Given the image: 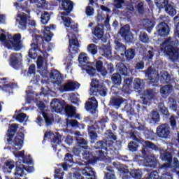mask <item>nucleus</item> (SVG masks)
Here are the masks:
<instances>
[{
	"mask_svg": "<svg viewBox=\"0 0 179 179\" xmlns=\"http://www.w3.org/2000/svg\"><path fill=\"white\" fill-rule=\"evenodd\" d=\"M173 92V85H166L161 87L160 89V93L164 99L170 94Z\"/></svg>",
	"mask_w": 179,
	"mask_h": 179,
	"instance_id": "obj_32",
	"label": "nucleus"
},
{
	"mask_svg": "<svg viewBox=\"0 0 179 179\" xmlns=\"http://www.w3.org/2000/svg\"><path fill=\"white\" fill-rule=\"evenodd\" d=\"M14 176H19L20 177L24 176V165L22 164V162H17Z\"/></svg>",
	"mask_w": 179,
	"mask_h": 179,
	"instance_id": "obj_33",
	"label": "nucleus"
},
{
	"mask_svg": "<svg viewBox=\"0 0 179 179\" xmlns=\"http://www.w3.org/2000/svg\"><path fill=\"white\" fill-rule=\"evenodd\" d=\"M169 1L170 0H154V2L158 9H164V8L169 5Z\"/></svg>",
	"mask_w": 179,
	"mask_h": 179,
	"instance_id": "obj_48",
	"label": "nucleus"
},
{
	"mask_svg": "<svg viewBox=\"0 0 179 179\" xmlns=\"http://www.w3.org/2000/svg\"><path fill=\"white\" fill-rule=\"evenodd\" d=\"M62 9H71V11L73 10V2L71 0H62Z\"/></svg>",
	"mask_w": 179,
	"mask_h": 179,
	"instance_id": "obj_47",
	"label": "nucleus"
},
{
	"mask_svg": "<svg viewBox=\"0 0 179 179\" xmlns=\"http://www.w3.org/2000/svg\"><path fill=\"white\" fill-rule=\"evenodd\" d=\"M94 162H104L107 159V153L103 150H93Z\"/></svg>",
	"mask_w": 179,
	"mask_h": 179,
	"instance_id": "obj_23",
	"label": "nucleus"
},
{
	"mask_svg": "<svg viewBox=\"0 0 179 179\" xmlns=\"http://www.w3.org/2000/svg\"><path fill=\"white\" fill-rule=\"evenodd\" d=\"M143 26L146 30H152L155 27V22L150 19H144L143 20Z\"/></svg>",
	"mask_w": 179,
	"mask_h": 179,
	"instance_id": "obj_45",
	"label": "nucleus"
},
{
	"mask_svg": "<svg viewBox=\"0 0 179 179\" xmlns=\"http://www.w3.org/2000/svg\"><path fill=\"white\" fill-rule=\"evenodd\" d=\"M66 106L65 101L59 100L57 98L53 99L50 102V107L55 113H62L64 111Z\"/></svg>",
	"mask_w": 179,
	"mask_h": 179,
	"instance_id": "obj_17",
	"label": "nucleus"
},
{
	"mask_svg": "<svg viewBox=\"0 0 179 179\" xmlns=\"http://www.w3.org/2000/svg\"><path fill=\"white\" fill-rule=\"evenodd\" d=\"M113 166L117 169V170L120 172L121 174H123L122 176L123 179H130L131 176H129L128 174L131 171H129V169H128V166L124 164H120L115 162H113Z\"/></svg>",
	"mask_w": 179,
	"mask_h": 179,
	"instance_id": "obj_20",
	"label": "nucleus"
},
{
	"mask_svg": "<svg viewBox=\"0 0 179 179\" xmlns=\"http://www.w3.org/2000/svg\"><path fill=\"white\" fill-rule=\"evenodd\" d=\"M159 80L161 83H163V84L170 83V82H171V76L167 71L161 72Z\"/></svg>",
	"mask_w": 179,
	"mask_h": 179,
	"instance_id": "obj_41",
	"label": "nucleus"
},
{
	"mask_svg": "<svg viewBox=\"0 0 179 179\" xmlns=\"http://www.w3.org/2000/svg\"><path fill=\"white\" fill-rule=\"evenodd\" d=\"M119 34L121 37L123 38V40L126 43H132L134 41V34L131 32V27L129 24L124 25L119 31Z\"/></svg>",
	"mask_w": 179,
	"mask_h": 179,
	"instance_id": "obj_11",
	"label": "nucleus"
},
{
	"mask_svg": "<svg viewBox=\"0 0 179 179\" xmlns=\"http://www.w3.org/2000/svg\"><path fill=\"white\" fill-rule=\"evenodd\" d=\"M49 76L50 79H53L54 84L59 86V90L61 92H75V90H78L79 87H80V84L78 82H73L72 80H69L67 83L64 85H62V83L64 82V76L62 74L57 70L52 69L49 73Z\"/></svg>",
	"mask_w": 179,
	"mask_h": 179,
	"instance_id": "obj_3",
	"label": "nucleus"
},
{
	"mask_svg": "<svg viewBox=\"0 0 179 179\" xmlns=\"http://www.w3.org/2000/svg\"><path fill=\"white\" fill-rule=\"evenodd\" d=\"M141 145L142 146V142H138V141H130L128 143V149L129 152H138V150L141 147Z\"/></svg>",
	"mask_w": 179,
	"mask_h": 179,
	"instance_id": "obj_35",
	"label": "nucleus"
},
{
	"mask_svg": "<svg viewBox=\"0 0 179 179\" xmlns=\"http://www.w3.org/2000/svg\"><path fill=\"white\" fill-rule=\"evenodd\" d=\"M124 57H126V61L129 62L132 61L134 58H135V49L134 48H129L126 49L125 51L123 52Z\"/></svg>",
	"mask_w": 179,
	"mask_h": 179,
	"instance_id": "obj_36",
	"label": "nucleus"
},
{
	"mask_svg": "<svg viewBox=\"0 0 179 179\" xmlns=\"http://www.w3.org/2000/svg\"><path fill=\"white\" fill-rule=\"evenodd\" d=\"M13 169H15V161H12L10 159L6 160L3 167V171L10 174Z\"/></svg>",
	"mask_w": 179,
	"mask_h": 179,
	"instance_id": "obj_30",
	"label": "nucleus"
},
{
	"mask_svg": "<svg viewBox=\"0 0 179 179\" xmlns=\"http://www.w3.org/2000/svg\"><path fill=\"white\" fill-rule=\"evenodd\" d=\"M15 86H16V84L13 83H9L8 84H3L2 85V90H4V92H10V90H13V89H15Z\"/></svg>",
	"mask_w": 179,
	"mask_h": 179,
	"instance_id": "obj_62",
	"label": "nucleus"
},
{
	"mask_svg": "<svg viewBox=\"0 0 179 179\" xmlns=\"http://www.w3.org/2000/svg\"><path fill=\"white\" fill-rule=\"evenodd\" d=\"M18 128V124H12L8 127L6 135L8 145H12V143H13L14 146H15V150H20L22 148H23V144L24 143V133L17 132Z\"/></svg>",
	"mask_w": 179,
	"mask_h": 179,
	"instance_id": "obj_2",
	"label": "nucleus"
},
{
	"mask_svg": "<svg viewBox=\"0 0 179 179\" xmlns=\"http://www.w3.org/2000/svg\"><path fill=\"white\" fill-rule=\"evenodd\" d=\"M164 8L168 15H169L170 16H176L177 13V10H176V8H174V7L171 6V4H169L168 3V5L165 6Z\"/></svg>",
	"mask_w": 179,
	"mask_h": 179,
	"instance_id": "obj_54",
	"label": "nucleus"
},
{
	"mask_svg": "<svg viewBox=\"0 0 179 179\" xmlns=\"http://www.w3.org/2000/svg\"><path fill=\"white\" fill-rule=\"evenodd\" d=\"M87 131L91 143H94L96 141H97L98 138L97 133H96V130L94 129V127H93V125L87 126Z\"/></svg>",
	"mask_w": 179,
	"mask_h": 179,
	"instance_id": "obj_29",
	"label": "nucleus"
},
{
	"mask_svg": "<svg viewBox=\"0 0 179 179\" xmlns=\"http://www.w3.org/2000/svg\"><path fill=\"white\" fill-rule=\"evenodd\" d=\"M83 176H85L87 179H97V176H96V172L93 170V168L86 166L84 172H83Z\"/></svg>",
	"mask_w": 179,
	"mask_h": 179,
	"instance_id": "obj_31",
	"label": "nucleus"
},
{
	"mask_svg": "<svg viewBox=\"0 0 179 179\" xmlns=\"http://www.w3.org/2000/svg\"><path fill=\"white\" fill-rule=\"evenodd\" d=\"M133 83H134V78L128 77L124 78L123 87H122V92L125 94L129 93V90L132 89Z\"/></svg>",
	"mask_w": 179,
	"mask_h": 179,
	"instance_id": "obj_25",
	"label": "nucleus"
},
{
	"mask_svg": "<svg viewBox=\"0 0 179 179\" xmlns=\"http://www.w3.org/2000/svg\"><path fill=\"white\" fill-rule=\"evenodd\" d=\"M50 19H51V15L47 11H45L41 17V22L43 24H47L48 22H50Z\"/></svg>",
	"mask_w": 179,
	"mask_h": 179,
	"instance_id": "obj_57",
	"label": "nucleus"
},
{
	"mask_svg": "<svg viewBox=\"0 0 179 179\" xmlns=\"http://www.w3.org/2000/svg\"><path fill=\"white\" fill-rule=\"evenodd\" d=\"M157 135L162 139H167L170 136V126L165 123L157 127Z\"/></svg>",
	"mask_w": 179,
	"mask_h": 179,
	"instance_id": "obj_15",
	"label": "nucleus"
},
{
	"mask_svg": "<svg viewBox=\"0 0 179 179\" xmlns=\"http://www.w3.org/2000/svg\"><path fill=\"white\" fill-rule=\"evenodd\" d=\"M177 153V149L174 148H170L163 152L160 153L159 159L162 162H166L167 163H173V155Z\"/></svg>",
	"mask_w": 179,
	"mask_h": 179,
	"instance_id": "obj_13",
	"label": "nucleus"
},
{
	"mask_svg": "<svg viewBox=\"0 0 179 179\" xmlns=\"http://www.w3.org/2000/svg\"><path fill=\"white\" fill-rule=\"evenodd\" d=\"M168 104L169 106V108H171L173 111H177V108H178V106L177 105V101H176V99L170 96L168 99Z\"/></svg>",
	"mask_w": 179,
	"mask_h": 179,
	"instance_id": "obj_52",
	"label": "nucleus"
},
{
	"mask_svg": "<svg viewBox=\"0 0 179 179\" xmlns=\"http://www.w3.org/2000/svg\"><path fill=\"white\" fill-rule=\"evenodd\" d=\"M135 9L138 15H145V1L138 0V2L135 5Z\"/></svg>",
	"mask_w": 179,
	"mask_h": 179,
	"instance_id": "obj_38",
	"label": "nucleus"
},
{
	"mask_svg": "<svg viewBox=\"0 0 179 179\" xmlns=\"http://www.w3.org/2000/svg\"><path fill=\"white\" fill-rule=\"evenodd\" d=\"M117 69L122 76H128V68L125 64L120 63L117 64Z\"/></svg>",
	"mask_w": 179,
	"mask_h": 179,
	"instance_id": "obj_49",
	"label": "nucleus"
},
{
	"mask_svg": "<svg viewBox=\"0 0 179 179\" xmlns=\"http://www.w3.org/2000/svg\"><path fill=\"white\" fill-rule=\"evenodd\" d=\"M158 108L161 114H163L164 117H170V112H169V108L166 107L164 103L160 102L158 104Z\"/></svg>",
	"mask_w": 179,
	"mask_h": 179,
	"instance_id": "obj_42",
	"label": "nucleus"
},
{
	"mask_svg": "<svg viewBox=\"0 0 179 179\" xmlns=\"http://www.w3.org/2000/svg\"><path fill=\"white\" fill-rule=\"evenodd\" d=\"M79 47H80V45L69 48V54L67 56L68 59H73V58H75L76 54L79 53Z\"/></svg>",
	"mask_w": 179,
	"mask_h": 179,
	"instance_id": "obj_39",
	"label": "nucleus"
},
{
	"mask_svg": "<svg viewBox=\"0 0 179 179\" xmlns=\"http://www.w3.org/2000/svg\"><path fill=\"white\" fill-rule=\"evenodd\" d=\"M171 167V164L166 162L158 167V171L161 175L163 174V173H169V170H170Z\"/></svg>",
	"mask_w": 179,
	"mask_h": 179,
	"instance_id": "obj_46",
	"label": "nucleus"
},
{
	"mask_svg": "<svg viewBox=\"0 0 179 179\" xmlns=\"http://www.w3.org/2000/svg\"><path fill=\"white\" fill-rule=\"evenodd\" d=\"M77 143L79 145V146H80L82 149L86 150L89 148V145H87V141L83 138L77 139Z\"/></svg>",
	"mask_w": 179,
	"mask_h": 179,
	"instance_id": "obj_61",
	"label": "nucleus"
},
{
	"mask_svg": "<svg viewBox=\"0 0 179 179\" xmlns=\"http://www.w3.org/2000/svg\"><path fill=\"white\" fill-rule=\"evenodd\" d=\"M155 49L152 48L150 50H148L145 56H144V59H147V61H152V59H153V57H155Z\"/></svg>",
	"mask_w": 179,
	"mask_h": 179,
	"instance_id": "obj_63",
	"label": "nucleus"
},
{
	"mask_svg": "<svg viewBox=\"0 0 179 179\" xmlns=\"http://www.w3.org/2000/svg\"><path fill=\"white\" fill-rule=\"evenodd\" d=\"M144 135L147 139H153L155 138V131L152 129L147 127L144 131Z\"/></svg>",
	"mask_w": 179,
	"mask_h": 179,
	"instance_id": "obj_59",
	"label": "nucleus"
},
{
	"mask_svg": "<svg viewBox=\"0 0 179 179\" xmlns=\"http://www.w3.org/2000/svg\"><path fill=\"white\" fill-rule=\"evenodd\" d=\"M171 38L168 39L167 43H164L162 44V48H161L162 51H163L164 54L168 57L171 61H178L179 59V48L177 47H174L171 45Z\"/></svg>",
	"mask_w": 179,
	"mask_h": 179,
	"instance_id": "obj_5",
	"label": "nucleus"
},
{
	"mask_svg": "<svg viewBox=\"0 0 179 179\" xmlns=\"http://www.w3.org/2000/svg\"><path fill=\"white\" fill-rule=\"evenodd\" d=\"M150 121L154 124H157V122H159V121H160V114L157 110L152 111Z\"/></svg>",
	"mask_w": 179,
	"mask_h": 179,
	"instance_id": "obj_50",
	"label": "nucleus"
},
{
	"mask_svg": "<svg viewBox=\"0 0 179 179\" xmlns=\"http://www.w3.org/2000/svg\"><path fill=\"white\" fill-rule=\"evenodd\" d=\"M79 124V122L76 120H69L66 119V127L67 128H69L71 127V128H73V129H78V126Z\"/></svg>",
	"mask_w": 179,
	"mask_h": 179,
	"instance_id": "obj_53",
	"label": "nucleus"
},
{
	"mask_svg": "<svg viewBox=\"0 0 179 179\" xmlns=\"http://www.w3.org/2000/svg\"><path fill=\"white\" fill-rule=\"evenodd\" d=\"M138 40L140 43H143V44H149L150 42V38H149V35L145 31H141L138 35Z\"/></svg>",
	"mask_w": 179,
	"mask_h": 179,
	"instance_id": "obj_40",
	"label": "nucleus"
},
{
	"mask_svg": "<svg viewBox=\"0 0 179 179\" xmlns=\"http://www.w3.org/2000/svg\"><path fill=\"white\" fill-rule=\"evenodd\" d=\"M169 122L172 129H177V120H176V116L174 115L170 117Z\"/></svg>",
	"mask_w": 179,
	"mask_h": 179,
	"instance_id": "obj_64",
	"label": "nucleus"
},
{
	"mask_svg": "<svg viewBox=\"0 0 179 179\" xmlns=\"http://www.w3.org/2000/svg\"><path fill=\"white\" fill-rule=\"evenodd\" d=\"M99 52L101 57L110 58L112 54L111 47L103 45L99 48Z\"/></svg>",
	"mask_w": 179,
	"mask_h": 179,
	"instance_id": "obj_27",
	"label": "nucleus"
},
{
	"mask_svg": "<svg viewBox=\"0 0 179 179\" xmlns=\"http://www.w3.org/2000/svg\"><path fill=\"white\" fill-rule=\"evenodd\" d=\"M96 76H97V72L101 73L102 76H107V69L103 66V62L101 60H97L95 63Z\"/></svg>",
	"mask_w": 179,
	"mask_h": 179,
	"instance_id": "obj_26",
	"label": "nucleus"
},
{
	"mask_svg": "<svg viewBox=\"0 0 179 179\" xmlns=\"http://www.w3.org/2000/svg\"><path fill=\"white\" fill-rule=\"evenodd\" d=\"M53 36L54 34L49 29H45L43 36L37 34H34L32 36V42L30 45L31 48L28 52V57L31 59H36L38 55L37 51L43 54V50H41L43 43H44V41H45L46 43H50L52 39Z\"/></svg>",
	"mask_w": 179,
	"mask_h": 179,
	"instance_id": "obj_1",
	"label": "nucleus"
},
{
	"mask_svg": "<svg viewBox=\"0 0 179 179\" xmlns=\"http://www.w3.org/2000/svg\"><path fill=\"white\" fill-rule=\"evenodd\" d=\"M106 138L107 139H111L112 141H117V135L114 132H113V130L108 129L104 134Z\"/></svg>",
	"mask_w": 179,
	"mask_h": 179,
	"instance_id": "obj_58",
	"label": "nucleus"
},
{
	"mask_svg": "<svg viewBox=\"0 0 179 179\" xmlns=\"http://www.w3.org/2000/svg\"><path fill=\"white\" fill-rule=\"evenodd\" d=\"M41 114H42L43 119L41 115H38L36 120V124H38L39 127H43V123L44 122L45 124V127H51V125L54 124L55 120L54 115H52V113H49L44 110H42L41 112Z\"/></svg>",
	"mask_w": 179,
	"mask_h": 179,
	"instance_id": "obj_9",
	"label": "nucleus"
},
{
	"mask_svg": "<svg viewBox=\"0 0 179 179\" xmlns=\"http://www.w3.org/2000/svg\"><path fill=\"white\" fill-rule=\"evenodd\" d=\"M14 115L13 118H15L16 120V121H17L18 122H24V120H26V117H27V115L26 113H19L18 115Z\"/></svg>",
	"mask_w": 179,
	"mask_h": 179,
	"instance_id": "obj_60",
	"label": "nucleus"
},
{
	"mask_svg": "<svg viewBox=\"0 0 179 179\" xmlns=\"http://www.w3.org/2000/svg\"><path fill=\"white\" fill-rule=\"evenodd\" d=\"M155 90H153V89H147L145 91L144 96L146 97L148 100H153V99H155Z\"/></svg>",
	"mask_w": 179,
	"mask_h": 179,
	"instance_id": "obj_56",
	"label": "nucleus"
},
{
	"mask_svg": "<svg viewBox=\"0 0 179 179\" xmlns=\"http://www.w3.org/2000/svg\"><path fill=\"white\" fill-rule=\"evenodd\" d=\"M10 43L12 44L15 51H20L23 48V41H22V34H15L10 38Z\"/></svg>",
	"mask_w": 179,
	"mask_h": 179,
	"instance_id": "obj_16",
	"label": "nucleus"
},
{
	"mask_svg": "<svg viewBox=\"0 0 179 179\" xmlns=\"http://www.w3.org/2000/svg\"><path fill=\"white\" fill-rule=\"evenodd\" d=\"M113 47L115 52L120 55L124 56V52L127 50V45L121 42L120 39H115L113 42Z\"/></svg>",
	"mask_w": 179,
	"mask_h": 179,
	"instance_id": "obj_22",
	"label": "nucleus"
},
{
	"mask_svg": "<svg viewBox=\"0 0 179 179\" xmlns=\"http://www.w3.org/2000/svg\"><path fill=\"white\" fill-rule=\"evenodd\" d=\"M79 66L82 68L83 71H86L90 76L94 78L96 76V69L93 66H89V57L85 52H81L78 56Z\"/></svg>",
	"mask_w": 179,
	"mask_h": 179,
	"instance_id": "obj_7",
	"label": "nucleus"
},
{
	"mask_svg": "<svg viewBox=\"0 0 179 179\" xmlns=\"http://www.w3.org/2000/svg\"><path fill=\"white\" fill-rule=\"evenodd\" d=\"M104 27L106 28L107 31L111 30V27L110 26V15H106V20L103 24H98L93 29L92 34L98 38V40H101L103 43H107V38H104Z\"/></svg>",
	"mask_w": 179,
	"mask_h": 179,
	"instance_id": "obj_4",
	"label": "nucleus"
},
{
	"mask_svg": "<svg viewBox=\"0 0 179 179\" xmlns=\"http://www.w3.org/2000/svg\"><path fill=\"white\" fill-rule=\"evenodd\" d=\"M146 160L147 167H150V169H156L157 164H159V160L155 156H148V157L145 158Z\"/></svg>",
	"mask_w": 179,
	"mask_h": 179,
	"instance_id": "obj_28",
	"label": "nucleus"
},
{
	"mask_svg": "<svg viewBox=\"0 0 179 179\" xmlns=\"http://www.w3.org/2000/svg\"><path fill=\"white\" fill-rule=\"evenodd\" d=\"M97 107H99V103L97 99L94 96L91 97L85 102V108L86 111L90 113V114H96L97 111Z\"/></svg>",
	"mask_w": 179,
	"mask_h": 179,
	"instance_id": "obj_12",
	"label": "nucleus"
},
{
	"mask_svg": "<svg viewBox=\"0 0 179 179\" xmlns=\"http://www.w3.org/2000/svg\"><path fill=\"white\" fill-rule=\"evenodd\" d=\"M83 159H85V160H87L89 163H95L93 152L85 151L83 154Z\"/></svg>",
	"mask_w": 179,
	"mask_h": 179,
	"instance_id": "obj_51",
	"label": "nucleus"
},
{
	"mask_svg": "<svg viewBox=\"0 0 179 179\" xmlns=\"http://www.w3.org/2000/svg\"><path fill=\"white\" fill-rule=\"evenodd\" d=\"M125 101H127V99L121 96H112L110 99L108 106L109 107L115 108V110H120V108H121V106H122Z\"/></svg>",
	"mask_w": 179,
	"mask_h": 179,
	"instance_id": "obj_19",
	"label": "nucleus"
},
{
	"mask_svg": "<svg viewBox=\"0 0 179 179\" xmlns=\"http://www.w3.org/2000/svg\"><path fill=\"white\" fill-rule=\"evenodd\" d=\"M87 50L92 55H96L99 51V48L94 43H90L87 45Z\"/></svg>",
	"mask_w": 179,
	"mask_h": 179,
	"instance_id": "obj_55",
	"label": "nucleus"
},
{
	"mask_svg": "<svg viewBox=\"0 0 179 179\" xmlns=\"http://www.w3.org/2000/svg\"><path fill=\"white\" fill-rule=\"evenodd\" d=\"M17 17H19V27L22 30H26L27 29V20L30 19V16L26 13L18 14Z\"/></svg>",
	"mask_w": 179,
	"mask_h": 179,
	"instance_id": "obj_24",
	"label": "nucleus"
},
{
	"mask_svg": "<svg viewBox=\"0 0 179 179\" xmlns=\"http://www.w3.org/2000/svg\"><path fill=\"white\" fill-rule=\"evenodd\" d=\"M90 92L94 96H101V97H106L108 93V89L106 87V85L100 81L97 78H93L90 83Z\"/></svg>",
	"mask_w": 179,
	"mask_h": 179,
	"instance_id": "obj_6",
	"label": "nucleus"
},
{
	"mask_svg": "<svg viewBox=\"0 0 179 179\" xmlns=\"http://www.w3.org/2000/svg\"><path fill=\"white\" fill-rule=\"evenodd\" d=\"M108 121V117H103L97 122H95L94 125L92 126L94 127V130L96 131V132H98V134H101V132L104 131V129L106 128V124H107Z\"/></svg>",
	"mask_w": 179,
	"mask_h": 179,
	"instance_id": "obj_21",
	"label": "nucleus"
},
{
	"mask_svg": "<svg viewBox=\"0 0 179 179\" xmlns=\"http://www.w3.org/2000/svg\"><path fill=\"white\" fill-rule=\"evenodd\" d=\"M64 110L68 118H73L76 114V109L73 106H66Z\"/></svg>",
	"mask_w": 179,
	"mask_h": 179,
	"instance_id": "obj_37",
	"label": "nucleus"
},
{
	"mask_svg": "<svg viewBox=\"0 0 179 179\" xmlns=\"http://www.w3.org/2000/svg\"><path fill=\"white\" fill-rule=\"evenodd\" d=\"M22 54L13 52L10 55L9 65L16 71H19L22 68L20 63V56Z\"/></svg>",
	"mask_w": 179,
	"mask_h": 179,
	"instance_id": "obj_14",
	"label": "nucleus"
},
{
	"mask_svg": "<svg viewBox=\"0 0 179 179\" xmlns=\"http://www.w3.org/2000/svg\"><path fill=\"white\" fill-rule=\"evenodd\" d=\"M111 80L114 86H120L121 83H122V78L121 77V74H120V73H113L111 76Z\"/></svg>",
	"mask_w": 179,
	"mask_h": 179,
	"instance_id": "obj_34",
	"label": "nucleus"
},
{
	"mask_svg": "<svg viewBox=\"0 0 179 179\" xmlns=\"http://www.w3.org/2000/svg\"><path fill=\"white\" fill-rule=\"evenodd\" d=\"M129 175L134 179H142L143 173L140 169H132L130 171Z\"/></svg>",
	"mask_w": 179,
	"mask_h": 179,
	"instance_id": "obj_44",
	"label": "nucleus"
},
{
	"mask_svg": "<svg viewBox=\"0 0 179 179\" xmlns=\"http://www.w3.org/2000/svg\"><path fill=\"white\" fill-rule=\"evenodd\" d=\"M130 139L134 142H143V139L141 138V133L135 130L130 133Z\"/></svg>",
	"mask_w": 179,
	"mask_h": 179,
	"instance_id": "obj_43",
	"label": "nucleus"
},
{
	"mask_svg": "<svg viewBox=\"0 0 179 179\" xmlns=\"http://www.w3.org/2000/svg\"><path fill=\"white\" fill-rule=\"evenodd\" d=\"M156 30L159 37H167L170 34V27L164 22H159L156 26Z\"/></svg>",
	"mask_w": 179,
	"mask_h": 179,
	"instance_id": "obj_18",
	"label": "nucleus"
},
{
	"mask_svg": "<svg viewBox=\"0 0 179 179\" xmlns=\"http://www.w3.org/2000/svg\"><path fill=\"white\" fill-rule=\"evenodd\" d=\"M109 142V148L107 146L108 145ZM113 141H105L103 140H99L96 141L94 145L92 146L93 150H105L107 153V155H112V156H114V150H113V148H111V145H113Z\"/></svg>",
	"mask_w": 179,
	"mask_h": 179,
	"instance_id": "obj_10",
	"label": "nucleus"
},
{
	"mask_svg": "<svg viewBox=\"0 0 179 179\" xmlns=\"http://www.w3.org/2000/svg\"><path fill=\"white\" fill-rule=\"evenodd\" d=\"M153 150H155V152L159 151V146L156 145V144L153 143L152 141L143 140L141 150L143 159H148L150 155V152H153Z\"/></svg>",
	"mask_w": 179,
	"mask_h": 179,
	"instance_id": "obj_8",
	"label": "nucleus"
}]
</instances>
